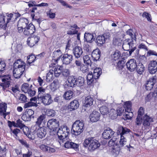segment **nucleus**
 I'll list each match as a JSON object with an SVG mask.
<instances>
[{
  "instance_id": "f03ea898",
  "label": "nucleus",
  "mask_w": 157,
  "mask_h": 157,
  "mask_svg": "<svg viewBox=\"0 0 157 157\" xmlns=\"http://www.w3.org/2000/svg\"><path fill=\"white\" fill-rule=\"evenodd\" d=\"M69 129L66 126H61L58 131L57 135L60 144H62L68 139L67 136L69 134Z\"/></svg>"
},
{
  "instance_id": "3c124183",
  "label": "nucleus",
  "mask_w": 157,
  "mask_h": 157,
  "mask_svg": "<svg viewBox=\"0 0 157 157\" xmlns=\"http://www.w3.org/2000/svg\"><path fill=\"white\" fill-rule=\"evenodd\" d=\"M120 52L117 50H116L112 56V57L113 60L116 61L118 60L120 58Z\"/></svg>"
},
{
  "instance_id": "20e7f679",
  "label": "nucleus",
  "mask_w": 157,
  "mask_h": 157,
  "mask_svg": "<svg viewBox=\"0 0 157 157\" xmlns=\"http://www.w3.org/2000/svg\"><path fill=\"white\" fill-rule=\"evenodd\" d=\"M84 123L79 120H76L73 124L71 132L72 134L75 136L80 135L84 130Z\"/></svg>"
},
{
  "instance_id": "393cba45",
  "label": "nucleus",
  "mask_w": 157,
  "mask_h": 157,
  "mask_svg": "<svg viewBox=\"0 0 157 157\" xmlns=\"http://www.w3.org/2000/svg\"><path fill=\"white\" fill-rule=\"evenodd\" d=\"M7 108L6 103L2 102L0 103V115L3 116L5 119H6V116L8 114V113H6Z\"/></svg>"
},
{
  "instance_id": "de8ad7c7",
  "label": "nucleus",
  "mask_w": 157,
  "mask_h": 157,
  "mask_svg": "<svg viewBox=\"0 0 157 157\" xmlns=\"http://www.w3.org/2000/svg\"><path fill=\"white\" fill-rule=\"evenodd\" d=\"M132 103L130 101H126L124 103V107L125 111L132 110Z\"/></svg>"
},
{
  "instance_id": "a211bd4d",
  "label": "nucleus",
  "mask_w": 157,
  "mask_h": 157,
  "mask_svg": "<svg viewBox=\"0 0 157 157\" xmlns=\"http://www.w3.org/2000/svg\"><path fill=\"white\" fill-rule=\"evenodd\" d=\"M62 55L63 54L60 49L55 51L52 55L53 59L52 60V63H58L59 60L61 59Z\"/></svg>"
},
{
  "instance_id": "f704fd0d",
  "label": "nucleus",
  "mask_w": 157,
  "mask_h": 157,
  "mask_svg": "<svg viewBox=\"0 0 157 157\" xmlns=\"http://www.w3.org/2000/svg\"><path fill=\"white\" fill-rule=\"evenodd\" d=\"M7 24L5 22L4 15L0 14V28L5 30Z\"/></svg>"
},
{
  "instance_id": "0e129e2a",
  "label": "nucleus",
  "mask_w": 157,
  "mask_h": 157,
  "mask_svg": "<svg viewBox=\"0 0 157 157\" xmlns=\"http://www.w3.org/2000/svg\"><path fill=\"white\" fill-rule=\"evenodd\" d=\"M36 92L35 91V89L33 87L31 88V89H30L28 92H27L29 96L30 97H32L35 95Z\"/></svg>"
},
{
  "instance_id": "2f4dec72",
  "label": "nucleus",
  "mask_w": 157,
  "mask_h": 157,
  "mask_svg": "<svg viewBox=\"0 0 157 157\" xmlns=\"http://www.w3.org/2000/svg\"><path fill=\"white\" fill-rule=\"evenodd\" d=\"M22 129L24 134L26 135L31 140H33L34 139V137L32 136V133L29 131V128L27 127L25 125V126L22 127Z\"/></svg>"
},
{
  "instance_id": "aec40b11",
  "label": "nucleus",
  "mask_w": 157,
  "mask_h": 157,
  "mask_svg": "<svg viewBox=\"0 0 157 157\" xmlns=\"http://www.w3.org/2000/svg\"><path fill=\"white\" fill-rule=\"evenodd\" d=\"M72 51L75 57L76 58H78L81 57L83 53L82 48L78 46H77L74 48Z\"/></svg>"
},
{
  "instance_id": "e2e57ef3",
  "label": "nucleus",
  "mask_w": 157,
  "mask_h": 157,
  "mask_svg": "<svg viewBox=\"0 0 157 157\" xmlns=\"http://www.w3.org/2000/svg\"><path fill=\"white\" fill-rule=\"evenodd\" d=\"M61 74L63 76L67 77L69 76L70 71L69 70L67 69H62Z\"/></svg>"
},
{
  "instance_id": "37998d69",
  "label": "nucleus",
  "mask_w": 157,
  "mask_h": 157,
  "mask_svg": "<svg viewBox=\"0 0 157 157\" xmlns=\"http://www.w3.org/2000/svg\"><path fill=\"white\" fill-rule=\"evenodd\" d=\"M124 59L119 60L117 63L116 69L119 70H122L125 66Z\"/></svg>"
},
{
  "instance_id": "c9c22d12",
  "label": "nucleus",
  "mask_w": 157,
  "mask_h": 157,
  "mask_svg": "<svg viewBox=\"0 0 157 157\" xmlns=\"http://www.w3.org/2000/svg\"><path fill=\"white\" fill-rule=\"evenodd\" d=\"M32 87V85H30L27 83H24L22 85L21 90L24 93H27V92Z\"/></svg>"
},
{
  "instance_id": "7c9ffc66",
  "label": "nucleus",
  "mask_w": 157,
  "mask_h": 157,
  "mask_svg": "<svg viewBox=\"0 0 157 157\" xmlns=\"http://www.w3.org/2000/svg\"><path fill=\"white\" fill-rule=\"evenodd\" d=\"M46 118V115L42 114L39 116L37 119V121L35 122V127H36V128L37 127H40V125L43 122Z\"/></svg>"
},
{
  "instance_id": "cd10ccee",
  "label": "nucleus",
  "mask_w": 157,
  "mask_h": 157,
  "mask_svg": "<svg viewBox=\"0 0 157 157\" xmlns=\"http://www.w3.org/2000/svg\"><path fill=\"white\" fill-rule=\"evenodd\" d=\"M100 114L99 112L94 111L91 113L90 116V121L93 122H96L99 120Z\"/></svg>"
},
{
  "instance_id": "bf43d9fd",
  "label": "nucleus",
  "mask_w": 157,
  "mask_h": 157,
  "mask_svg": "<svg viewBox=\"0 0 157 157\" xmlns=\"http://www.w3.org/2000/svg\"><path fill=\"white\" fill-rule=\"evenodd\" d=\"M37 105L36 103H34L32 101H29L27 103L25 104L23 108L24 109H26L31 106H36Z\"/></svg>"
},
{
  "instance_id": "423d86ee",
  "label": "nucleus",
  "mask_w": 157,
  "mask_h": 157,
  "mask_svg": "<svg viewBox=\"0 0 157 157\" xmlns=\"http://www.w3.org/2000/svg\"><path fill=\"white\" fill-rule=\"evenodd\" d=\"M154 121L153 117H150L147 114H144L141 119V124L142 123L143 125L146 128H148Z\"/></svg>"
},
{
  "instance_id": "864d4df0",
  "label": "nucleus",
  "mask_w": 157,
  "mask_h": 157,
  "mask_svg": "<svg viewBox=\"0 0 157 157\" xmlns=\"http://www.w3.org/2000/svg\"><path fill=\"white\" fill-rule=\"evenodd\" d=\"M117 146L115 147H112V152L113 155H115V156H117L119 153L120 151V148L117 145H116Z\"/></svg>"
},
{
  "instance_id": "e433bc0d",
  "label": "nucleus",
  "mask_w": 157,
  "mask_h": 157,
  "mask_svg": "<svg viewBox=\"0 0 157 157\" xmlns=\"http://www.w3.org/2000/svg\"><path fill=\"white\" fill-rule=\"evenodd\" d=\"M101 73V69L100 68H95L94 70V73L93 74L94 79H96L99 78Z\"/></svg>"
},
{
  "instance_id": "f3484780",
  "label": "nucleus",
  "mask_w": 157,
  "mask_h": 157,
  "mask_svg": "<svg viewBox=\"0 0 157 157\" xmlns=\"http://www.w3.org/2000/svg\"><path fill=\"white\" fill-rule=\"evenodd\" d=\"M42 103L45 105H48L52 102L51 95L50 94L47 93L40 98Z\"/></svg>"
},
{
  "instance_id": "6ab92c4d",
  "label": "nucleus",
  "mask_w": 157,
  "mask_h": 157,
  "mask_svg": "<svg viewBox=\"0 0 157 157\" xmlns=\"http://www.w3.org/2000/svg\"><path fill=\"white\" fill-rule=\"evenodd\" d=\"M148 70L151 74H155L157 71V62L151 61L148 65Z\"/></svg>"
},
{
  "instance_id": "6e6d98bb",
  "label": "nucleus",
  "mask_w": 157,
  "mask_h": 157,
  "mask_svg": "<svg viewBox=\"0 0 157 157\" xmlns=\"http://www.w3.org/2000/svg\"><path fill=\"white\" fill-rule=\"evenodd\" d=\"M152 92H150L145 97L144 100L146 103L150 102L153 98L154 97V95Z\"/></svg>"
},
{
  "instance_id": "1a4fd4ad",
  "label": "nucleus",
  "mask_w": 157,
  "mask_h": 157,
  "mask_svg": "<svg viewBox=\"0 0 157 157\" xmlns=\"http://www.w3.org/2000/svg\"><path fill=\"white\" fill-rule=\"evenodd\" d=\"M24 29V34L27 36L33 34L36 32V30L35 26L32 23L28 24Z\"/></svg>"
},
{
  "instance_id": "412c9836",
  "label": "nucleus",
  "mask_w": 157,
  "mask_h": 157,
  "mask_svg": "<svg viewBox=\"0 0 157 157\" xmlns=\"http://www.w3.org/2000/svg\"><path fill=\"white\" fill-rule=\"evenodd\" d=\"M38 128L36 130L37 128L35 130L36 131L38 136L40 138H42L45 136L46 134V128L44 126L38 127Z\"/></svg>"
},
{
  "instance_id": "9d476101",
  "label": "nucleus",
  "mask_w": 157,
  "mask_h": 157,
  "mask_svg": "<svg viewBox=\"0 0 157 157\" xmlns=\"http://www.w3.org/2000/svg\"><path fill=\"white\" fill-rule=\"evenodd\" d=\"M156 82V76L155 75L150 78L145 84V87L147 90H150L153 87Z\"/></svg>"
},
{
  "instance_id": "49530a36",
  "label": "nucleus",
  "mask_w": 157,
  "mask_h": 157,
  "mask_svg": "<svg viewBox=\"0 0 157 157\" xmlns=\"http://www.w3.org/2000/svg\"><path fill=\"white\" fill-rule=\"evenodd\" d=\"M94 76L92 72H89L87 75V82L90 85L94 81Z\"/></svg>"
},
{
  "instance_id": "7ed1b4c3",
  "label": "nucleus",
  "mask_w": 157,
  "mask_h": 157,
  "mask_svg": "<svg viewBox=\"0 0 157 157\" xmlns=\"http://www.w3.org/2000/svg\"><path fill=\"white\" fill-rule=\"evenodd\" d=\"M83 145L85 147H88L91 151H93L100 146L99 141L94 139V137H89L86 139L83 143Z\"/></svg>"
},
{
  "instance_id": "4be33fe9",
  "label": "nucleus",
  "mask_w": 157,
  "mask_h": 157,
  "mask_svg": "<svg viewBox=\"0 0 157 157\" xmlns=\"http://www.w3.org/2000/svg\"><path fill=\"white\" fill-rule=\"evenodd\" d=\"M114 133V132L112 129L108 128L104 130L102 133V137L105 139H109L113 136Z\"/></svg>"
},
{
  "instance_id": "9b49d317",
  "label": "nucleus",
  "mask_w": 157,
  "mask_h": 157,
  "mask_svg": "<svg viewBox=\"0 0 157 157\" xmlns=\"http://www.w3.org/2000/svg\"><path fill=\"white\" fill-rule=\"evenodd\" d=\"M126 65L129 71L130 72L134 71L137 66L136 60L133 59H130L126 63Z\"/></svg>"
},
{
  "instance_id": "a878e982",
  "label": "nucleus",
  "mask_w": 157,
  "mask_h": 157,
  "mask_svg": "<svg viewBox=\"0 0 157 157\" xmlns=\"http://www.w3.org/2000/svg\"><path fill=\"white\" fill-rule=\"evenodd\" d=\"M101 53V51L98 48L93 51L91 53V56L93 61H96L99 60L100 57Z\"/></svg>"
},
{
  "instance_id": "2eb2a0df",
  "label": "nucleus",
  "mask_w": 157,
  "mask_h": 157,
  "mask_svg": "<svg viewBox=\"0 0 157 157\" xmlns=\"http://www.w3.org/2000/svg\"><path fill=\"white\" fill-rule=\"evenodd\" d=\"M14 67L18 69L24 71L26 67L25 63L21 59H17L14 63Z\"/></svg>"
},
{
  "instance_id": "ddd939ff",
  "label": "nucleus",
  "mask_w": 157,
  "mask_h": 157,
  "mask_svg": "<svg viewBox=\"0 0 157 157\" xmlns=\"http://www.w3.org/2000/svg\"><path fill=\"white\" fill-rule=\"evenodd\" d=\"M40 40V37L37 36L29 37L27 40V44L30 47H32L37 44Z\"/></svg>"
},
{
  "instance_id": "a18cd8bd",
  "label": "nucleus",
  "mask_w": 157,
  "mask_h": 157,
  "mask_svg": "<svg viewBox=\"0 0 157 157\" xmlns=\"http://www.w3.org/2000/svg\"><path fill=\"white\" fill-rule=\"evenodd\" d=\"M84 83V78L79 76L76 79V86H81L83 85Z\"/></svg>"
},
{
  "instance_id": "dca6fc26",
  "label": "nucleus",
  "mask_w": 157,
  "mask_h": 157,
  "mask_svg": "<svg viewBox=\"0 0 157 157\" xmlns=\"http://www.w3.org/2000/svg\"><path fill=\"white\" fill-rule=\"evenodd\" d=\"M73 59V56L68 53L64 54L61 58L62 63L63 64L68 65Z\"/></svg>"
},
{
  "instance_id": "b1692460",
  "label": "nucleus",
  "mask_w": 157,
  "mask_h": 157,
  "mask_svg": "<svg viewBox=\"0 0 157 157\" xmlns=\"http://www.w3.org/2000/svg\"><path fill=\"white\" fill-rule=\"evenodd\" d=\"M42 56H43V55L42 53L37 55L36 56H35L32 53L31 54L27 57V63L29 65H30L31 63L38 59L37 58V57H41Z\"/></svg>"
},
{
  "instance_id": "473e14b6",
  "label": "nucleus",
  "mask_w": 157,
  "mask_h": 157,
  "mask_svg": "<svg viewBox=\"0 0 157 157\" xmlns=\"http://www.w3.org/2000/svg\"><path fill=\"white\" fill-rule=\"evenodd\" d=\"M94 37L92 34L89 33H85L84 35V40L85 41L87 42L91 43L94 40Z\"/></svg>"
},
{
  "instance_id": "5fc2aeb1",
  "label": "nucleus",
  "mask_w": 157,
  "mask_h": 157,
  "mask_svg": "<svg viewBox=\"0 0 157 157\" xmlns=\"http://www.w3.org/2000/svg\"><path fill=\"white\" fill-rule=\"evenodd\" d=\"M99 110L101 113L103 115L107 114L108 112L109 109L105 106H103L100 108Z\"/></svg>"
},
{
  "instance_id": "5701e85b",
  "label": "nucleus",
  "mask_w": 157,
  "mask_h": 157,
  "mask_svg": "<svg viewBox=\"0 0 157 157\" xmlns=\"http://www.w3.org/2000/svg\"><path fill=\"white\" fill-rule=\"evenodd\" d=\"M144 110L142 107H140L138 111V115L136 118V124L138 125L141 124V119L144 116Z\"/></svg>"
},
{
  "instance_id": "052dcab7",
  "label": "nucleus",
  "mask_w": 157,
  "mask_h": 157,
  "mask_svg": "<svg viewBox=\"0 0 157 157\" xmlns=\"http://www.w3.org/2000/svg\"><path fill=\"white\" fill-rule=\"evenodd\" d=\"M58 86V81L54 80L53 82L50 85V87L51 89L55 90H56Z\"/></svg>"
},
{
  "instance_id": "774afa93",
  "label": "nucleus",
  "mask_w": 157,
  "mask_h": 157,
  "mask_svg": "<svg viewBox=\"0 0 157 157\" xmlns=\"http://www.w3.org/2000/svg\"><path fill=\"white\" fill-rule=\"evenodd\" d=\"M126 140L124 136H121L120 140V144L121 147H123L126 144Z\"/></svg>"
},
{
  "instance_id": "58836bf2",
  "label": "nucleus",
  "mask_w": 157,
  "mask_h": 157,
  "mask_svg": "<svg viewBox=\"0 0 157 157\" xmlns=\"http://www.w3.org/2000/svg\"><path fill=\"white\" fill-rule=\"evenodd\" d=\"M74 92L73 91L69 90L66 92L63 95V97L67 100H70L73 96Z\"/></svg>"
},
{
  "instance_id": "c85d7f7f",
  "label": "nucleus",
  "mask_w": 157,
  "mask_h": 157,
  "mask_svg": "<svg viewBox=\"0 0 157 157\" xmlns=\"http://www.w3.org/2000/svg\"><path fill=\"white\" fill-rule=\"evenodd\" d=\"M79 105L78 100L75 99L69 103L68 105V109L71 111L75 110L78 107Z\"/></svg>"
},
{
  "instance_id": "c03bdc74",
  "label": "nucleus",
  "mask_w": 157,
  "mask_h": 157,
  "mask_svg": "<svg viewBox=\"0 0 157 157\" xmlns=\"http://www.w3.org/2000/svg\"><path fill=\"white\" fill-rule=\"evenodd\" d=\"M117 112V111L115 109H110L109 112V117L113 119H116L118 116Z\"/></svg>"
},
{
  "instance_id": "f257e3e1",
  "label": "nucleus",
  "mask_w": 157,
  "mask_h": 157,
  "mask_svg": "<svg viewBox=\"0 0 157 157\" xmlns=\"http://www.w3.org/2000/svg\"><path fill=\"white\" fill-rule=\"evenodd\" d=\"M133 30L131 29H129L126 31V34L129 35L132 38L127 39L125 40L122 45V48L124 50H130L129 54L130 55L136 49L135 44L133 40Z\"/></svg>"
},
{
  "instance_id": "69168bd1",
  "label": "nucleus",
  "mask_w": 157,
  "mask_h": 157,
  "mask_svg": "<svg viewBox=\"0 0 157 157\" xmlns=\"http://www.w3.org/2000/svg\"><path fill=\"white\" fill-rule=\"evenodd\" d=\"M125 113L126 117L127 119H131L133 116V113L132 112V110L130 111H125Z\"/></svg>"
},
{
  "instance_id": "680f3d73",
  "label": "nucleus",
  "mask_w": 157,
  "mask_h": 157,
  "mask_svg": "<svg viewBox=\"0 0 157 157\" xmlns=\"http://www.w3.org/2000/svg\"><path fill=\"white\" fill-rule=\"evenodd\" d=\"M16 127L20 128L22 129V127L25 126V125L23 123L22 121L20 119H18L16 121Z\"/></svg>"
},
{
  "instance_id": "09e8293b",
  "label": "nucleus",
  "mask_w": 157,
  "mask_h": 157,
  "mask_svg": "<svg viewBox=\"0 0 157 157\" xmlns=\"http://www.w3.org/2000/svg\"><path fill=\"white\" fill-rule=\"evenodd\" d=\"M89 65H85L82 64L80 67V70L83 73H88L89 70Z\"/></svg>"
},
{
  "instance_id": "c756f323",
  "label": "nucleus",
  "mask_w": 157,
  "mask_h": 157,
  "mask_svg": "<svg viewBox=\"0 0 157 157\" xmlns=\"http://www.w3.org/2000/svg\"><path fill=\"white\" fill-rule=\"evenodd\" d=\"M29 23V20L25 18H21L17 22V26L23 27L24 29L27 26Z\"/></svg>"
},
{
  "instance_id": "72a5a7b5",
  "label": "nucleus",
  "mask_w": 157,
  "mask_h": 157,
  "mask_svg": "<svg viewBox=\"0 0 157 157\" xmlns=\"http://www.w3.org/2000/svg\"><path fill=\"white\" fill-rule=\"evenodd\" d=\"M24 71L18 69L16 68H14L13 74L14 77L16 78H18L21 77Z\"/></svg>"
},
{
  "instance_id": "ea45409f",
  "label": "nucleus",
  "mask_w": 157,
  "mask_h": 157,
  "mask_svg": "<svg viewBox=\"0 0 157 157\" xmlns=\"http://www.w3.org/2000/svg\"><path fill=\"white\" fill-rule=\"evenodd\" d=\"M93 99L90 96H88L86 97L85 104L86 107L92 105L93 104Z\"/></svg>"
},
{
  "instance_id": "4d7b16f0",
  "label": "nucleus",
  "mask_w": 157,
  "mask_h": 157,
  "mask_svg": "<svg viewBox=\"0 0 157 157\" xmlns=\"http://www.w3.org/2000/svg\"><path fill=\"white\" fill-rule=\"evenodd\" d=\"M20 130L19 129L16 128L13 130L11 129V133L16 138L17 137V134L20 133Z\"/></svg>"
},
{
  "instance_id": "4468645a",
  "label": "nucleus",
  "mask_w": 157,
  "mask_h": 157,
  "mask_svg": "<svg viewBox=\"0 0 157 157\" xmlns=\"http://www.w3.org/2000/svg\"><path fill=\"white\" fill-rule=\"evenodd\" d=\"M140 62L141 63H140L138 65H137L136 70L138 74L142 75L144 71L145 68L144 66L142 64V63H143V60L144 59V61H145V60L146 59V57L144 56H142L140 57Z\"/></svg>"
},
{
  "instance_id": "79ce46f5",
  "label": "nucleus",
  "mask_w": 157,
  "mask_h": 157,
  "mask_svg": "<svg viewBox=\"0 0 157 157\" xmlns=\"http://www.w3.org/2000/svg\"><path fill=\"white\" fill-rule=\"evenodd\" d=\"M53 71L50 69L49 72L47 73L46 76V81L47 82H52L54 79Z\"/></svg>"
},
{
  "instance_id": "bb28decb",
  "label": "nucleus",
  "mask_w": 157,
  "mask_h": 157,
  "mask_svg": "<svg viewBox=\"0 0 157 157\" xmlns=\"http://www.w3.org/2000/svg\"><path fill=\"white\" fill-rule=\"evenodd\" d=\"M77 78L75 76L71 75L68 77L67 86L69 87H74L76 86Z\"/></svg>"
},
{
  "instance_id": "8fccbe9b",
  "label": "nucleus",
  "mask_w": 157,
  "mask_h": 157,
  "mask_svg": "<svg viewBox=\"0 0 157 157\" xmlns=\"http://www.w3.org/2000/svg\"><path fill=\"white\" fill-rule=\"evenodd\" d=\"M83 60L84 63L90 66L92 62L90 59V58L88 55L84 56L83 57Z\"/></svg>"
},
{
  "instance_id": "f8f14e48",
  "label": "nucleus",
  "mask_w": 157,
  "mask_h": 157,
  "mask_svg": "<svg viewBox=\"0 0 157 157\" xmlns=\"http://www.w3.org/2000/svg\"><path fill=\"white\" fill-rule=\"evenodd\" d=\"M59 125V122L56 119H52L49 120L47 124V127L51 130L54 131L57 128Z\"/></svg>"
},
{
  "instance_id": "13d9d810",
  "label": "nucleus",
  "mask_w": 157,
  "mask_h": 157,
  "mask_svg": "<svg viewBox=\"0 0 157 157\" xmlns=\"http://www.w3.org/2000/svg\"><path fill=\"white\" fill-rule=\"evenodd\" d=\"M122 131L120 133L121 136H124L123 135L127 134L129 133L130 131V130L125 127H122Z\"/></svg>"
},
{
  "instance_id": "39448f33",
  "label": "nucleus",
  "mask_w": 157,
  "mask_h": 157,
  "mask_svg": "<svg viewBox=\"0 0 157 157\" xmlns=\"http://www.w3.org/2000/svg\"><path fill=\"white\" fill-rule=\"evenodd\" d=\"M56 63H52L49 65L50 70L53 71V73L54 74L55 77H59L62 73L63 66L59 65Z\"/></svg>"
},
{
  "instance_id": "0eeeda50",
  "label": "nucleus",
  "mask_w": 157,
  "mask_h": 157,
  "mask_svg": "<svg viewBox=\"0 0 157 157\" xmlns=\"http://www.w3.org/2000/svg\"><path fill=\"white\" fill-rule=\"evenodd\" d=\"M109 34L104 33L103 35L98 36L96 39L95 42L99 46H101L105 43L106 40L108 39L110 36Z\"/></svg>"
},
{
  "instance_id": "603ef678",
  "label": "nucleus",
  "mask_w": 157,
  "mask_h": 157,
  "mask_svg": "<svg viewBox=\"0 0 157 157\" xmlns=\"http://www.w3.org/2000/svg\"><path fill=\"white\" fill-rule=\"evenodd\" d=\"M6 151L5 146L2 147L0 146V157H5L6 155Z\"/></svg>"
},
{
  "instance_id": "6e6552de",
  "label": "nucleus",
  "mask_w": 157,
  "mask_h": 157,
  "mask_svg": "<svg viewBox=\"0 0 157 157\" xmlns=\"http://www.w3.org/2000/svg\"><path fill=\"white\" fill-rule=\"evenodd\" d=\"M34 114V111L31 109H27L22 114L21 117L22 120L25 121H30L32 117H34L33 115Z\"/></svg>"
},
{
  "instance_id": "338daca9",
  "label": "nucleus",
  "mask_w": 157,
  "mask_h": 157,
  "mask_svg": "<svg viewBox=\"0 0 157 157\" xmlns=\"http://www.w3.org/2000/svg\"><path fill=\"white\" fill-rule=\"evenodd\" d=\"M6 64L4 61L0 60V72H2L5 69Z\"/></svg>"
},
{
  "instance_id": "4c0bfd02",
  "label": "nucleus",
  "mask_w": 157,
  "mask_h": 157,
  "mask_svg": "<svg viewBox=\"0 0 157 157\" xmlns=\"http://www.w3.org/2000/svg\"><path fill=\"white\" fill-rule=\"evenodd\" d=\"M101 73V69L100 68H95L94 70V73L93 74L94 79H96L99 78Z\"/></svg>"
},
{
  "instance_id": "a19ab883",
  "label": "nucleus",
  "mask_w": 157,
  "mask_h": 157,
  "mask_svg": "<svg viewBox=\"0 0 157 157\" xmlns=\"http://www.w3.org/2000/svg\"><path fill=\"white\" fill-rule=\"evenodd\" d=\"M38 90V100H39L40 98L44 96L46 93H45L46 89L42 87H39Z\"/></svg>"
}]
</instances>
